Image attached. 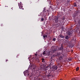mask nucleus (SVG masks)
<instances>
[{"label": "nucleus", "mask_w": 80, "mask_h": 80, "mask_svg": "<svg viewBox=\"0 0 80 80\" xmlns=\"http://www.w3.org/2000/svg\"><path fill=\"white\" fill-rule=\"evenodd\" d=\"M52 68L54 70H57L58 68H57V66H52Z\"/></svg>", "instance_id": "1a4fd4ad"}, {"label": "nucleus", "mask_w": 80, "mask_h": 80, "mask_svg": "<svg viewBox=\"0 0 80 80\" xmlns=\"http://www.w3.org/2000/svg\"><path fill=\"white\" fill-rule=\"evenodd\" d=\"M63 46H62H62L61 48H59L58 50H63Z\"/></svg>", "instance_id": "f8f14e48"}, {"label": "nucleus", "mask_w": 80, "mask_h": 80, "mask_svg": "<svg viewBox=\"0 0 80 80\" xmlns=\"http://www.w3.org/2000/svg\"><path fill=\"white\" fill-rule=\"evenodd\" d=\"M78 24H80V19L78 20Z\"/></svg>", "instance_id": "5701e85b"}, {"label": "nucleus", "mask_w": 80, "mask_h": 80, "mask_svg": "<svg viewBox=\"0 0 80 80\" xmlns=\"http://www.w3.org/2000/svg\"><path fill=\"white\" fill-rule=\"evenodd\" d=\"M39 75H40V72H37L36 73L34 74V76L36 77L35 78V79L36 80H42V78H39Z\"/></svg>", "instance_id": "f03ea898"}, {"label": "nucleus", "mask_w": 80, "mask_h": 80, "mask_svg": "<svg viewBox=\"0 0 80 80\" xmlns=\"http://www.w3.org/2000/svg\"><path fill=\"white\" fill-rule=\"evenodd\" d=\"M47 55H48V56H49L50 55V52H48L47 54Z\"/></svg>", "instance_id": "aec40b11"}, {"label": "nucleus", "mask_w": 80, "mask_h": 80, "mask_svg": "<svg viewBox=\"0 0 80 80\" xmlns=\"http://www.w3.org/2000/svg\"><path fill=\"white\" fill-rule=\"evenodd\" d=\"M46 73H47V71H46Z\"/></svg>", "instance_id": "72a5a7b5"}, {"label": "nucleus", "mask_w": 80, "mask_h": 80, "mask_svg": "<svg viewBox=\"0 0 80 80\" xmlns=\"http://www.w3.org/2000/svg\"><path fill=\"white\" fill-rule=\"evenodd\" d=\"M45 51H44L42 53L43 55H45Z\"/></svg>", "instance_id": "393cba45"}, {"label": "nucleus", "mask_w": 80, "mask_h": 80, "mask_svg": "<svg viewBox=\"0 0 80 80\" xmlns=\"http://www.w3.org/2000/svg\"><path fill=\"white\" fill-rule=\"evenodd\" d=\"M74 7H77V4L76 3H74Z\"/></svg>", "instance_id": "b1692460"}, {"label": "nucleus", "mask_w": 80, "mask_h": 80, "mask_svg": "<svg viewBox=\"0 0 80 80\" xmlns=\"http://www.w3.org/2000/svg\"><path fill=\"white\" fill-rule=\"evenodd\" d=\"M24 74L25 76H28V75H29V74H28V72L27 71L24 72Z\"/></svg>", "instance_id": "0eeeda50"}, {"label": "nucleus", "mask_w": 80, "mask_h": 80, "mask_svg": "<svg viewBox=\"0 0 80 80\" xmlns=\"http://www.w3.org/2000/svg\"><path fill=\"white\" fill-rule=\"evenodd\" d=\"M44 10H43V12H46V11H45V8H44Z\"/></svg>", "instance_id": "bb28decb"}, {"label": "nucleus", "mask_w": 80, "mask_h": 80, "mask_svg": "<svg viewBox=\"0 0 80 80\" xmlns=\"http://www.w3.org/2000/svg\"><path fill=\"white\" fill-rule=\"evenodd\" d=\"M33 74H34V73H33Z\"/></svg>", "instance_id": "e433bc0d"}, {"label": "nucleus", "mask_w": 80, "mask_h": 80, "mask_svg": "<svg viewBox=\"0 0 80 80\" xmlns=\"http://www.w3.org/2000/svg\"><path fill=\"white\" fill-rule=\"evenodd\" d=\"M69 61H71L72 59H68Z\"/></svg>", "instance_id": "c756f323"}, {"label": "nucleus", "mask_w": 80, "mask_h": 80, "mask_svg": "<svg viewBox=\"0 0 80 80\" xmlns=\"http://www.w3.org/2000/svg\"><path fill=\"white\" fill-rule=\"evenodd\" d=\"M78 15H79V12H78V11H76V12H74V14L73 15L72 17L73 18H75V17H78Z\"/></svg>", "instance_id": "7ed1b4c3"}, {"label": "nucleus", "mask_w": 80, "mask_h": 80, "mask_svg": "<svg viewBox=\"0 0 80 80\" xmlns=\"http://www.w3.org/2000/svg\"><path fill=\"white\" fill-rule=\"evenodd\" d=\"M18 6L19 7V8L20 9H22V10H23L24 9L23 8V6L22 5V3L21 2H20V3L18 4Z\"/></svg>", "instance_id": "39448f33"}, {"label": "nucleus", "mask_w": 80, "mask_h": 80, "mask_svg": "<svg viewBox=\"0 0 80 80\" xmlns=\"http://www.w3.org/2000/svg\"><path fill=\"white\" fill-rule=\"evenodd\" d=\"M44 20V19L43 18H41V21H43V20Z\"/></svg>", "instance_id": "a878e982"}, {"label": "nucleus", "mask_w": 80, "mask_h": 80, "mask_svg": "<svg viewBox=\"0 0 80 80\" xmlns=\"http://www.w3.org/2000/svg\"><path fill=\"white\" fill-rule=\"evenodd\" d=\"M45 37H47V35H45L43 36V38H45Z\"/></svg>", "instance_id": "6ab92c4d"}, {"label": "nucleus", "mask_w": 80, "mask_h": 80, "mask_svg": "<svg viewBox=\"0 0 80 80\" xmlns=\"http://www.w3.org/2000/svg\"><path fill=\"white\" fill-rule=\"evenodd\" d=\"M6 61H8V60L7 59L6 60Z\"/></svg>", "instance_id": "473e14b6"}, {"label": "nucleus", "mask_w": 80, "mask_h": 80, "mask_svg": "<svg viewBox=\"0 0 80 80\" xmlns=\"http://www.w3.org/2000/svg\"><path fill=\"white\" fill-rule=\"evenodd\" d=\"M65 39H67L68 40V39L70 38V36H69L68 35H67L65 36Z\"/></svg>", "instance_id": "ddd939ff"}, {"label": "nucleus", "mask_w": 80, "mask_h": 80, "mask_svg": "<svg viewBox=\"0 0 80 80\" xmlns=\"http://www.w3.org/2000/svg\"><path fill=\"white\" fill-rule=\"evenodd\" d=\"M61 19L62 20H65V18H64V17H63L61 18Z\"/></svg>", "instance_id": "4be33fe9"}, {"label": "nucleus", "mask_w": 80, "mask_h": 80, "mask_svg": "<svg viewBox=\"0 0 80 80\" xmlns=\"http://www.w3.org/2000/svg\"><path fill=\"white\" fill-rule=\"evenodd\" d=\"M73 33V31H69L68 32V35H70Z\"/></svg>", "instance_id": "9d476101"}, {"label": "nucleus", "mask_w": 80, "mask_h": 80, "mask_svg": "<svg viewBox=\"0 0 80 80\" xmlns=\"http://www.w3.org/2000/svg\"><path fill=\"white\" fill-rule=\"evenodd\" d=\"M35 55L36 57H37V54H35Z\"/></svg>", "instance_id": "7c9ffc66"}, {"label": "nucleus", "mask_w": 80, "mask_h": 80, "mask_svg": "<svg viewBox=\"0 0 80 80\" xmlns=\"http://www.w3.org/2000/svg\"><path fill=\"white\" fill-rule=\"evenodd\" d=\"M39 61H40V60H39Z\"/></svg>", "instance_id": "c9c22d12"}, {"label": "nucleus", "mask_w": 80, "mask_h": 80, "mask_svg": "<svg viewBox=\"0 0 80 80\" xmlns=\"http://www.w3.org/2000/svg\"><path fill=\"white\" fill-rule=\"evenodd\" d=\"M56 52H57V49H55L52 50V53H56Z\"/></svg>", "instance_id": "4468645a"}, {"label": "nucleus", "mask_w": 80, "mask_h": 80, "mask_svg": "<svg viewBox=\"0 0 80 80\" xmlns=\"http://www.w3.org/2000/svg\"><path fill=\"white\" fill-rule=\"evenodd\" d=\"M79 33H80V31L79 32Z\"/></svg>", "instance_id": "f704fd0d"}, {"label": "nucleus", "mask_w": 80, "mask_h": 80, "mask_svg": "<svg viewBox=\"0 0 80 80\" xmlns=\"http://www.w3.org/2000/svg\"><path fill=\"white\" fill-rule=\"evenodd\" d=\"M58 64V66L59 67H60V66H61V63H60V62H58L57 63Z\"/></svg>", "instance_id": "9b49d317"}, {"label": "nucleus", "mask_w": 80, "mask_h": 80, "mask_svg": "<svg viewBox=\"0 0 80 80\" xmlns=\"http://www.w3.org/2000/svg\"><path fill=\"white\" fill-rule=\"evenodd\" d=\"M73 50H72L71 51L72 52H73Z\"/></svg>", "instance_id": "2f4dec72"}, {"label": "nucleus", "mask_w": 80, "mask_h": 80, "mask_svg": "<svg viewBox=\"0 0 80 80\" xmlns=\"http://www.w3.org/2000/svg\"><path fill=\"white\" fill-rule=\"evenodd\" d=\"M78 70H79V67H78L76 68V71H78Z\"/></svg>", "instance_id": "a211bd4d"}, {"label": "nucleus", "mask_w": 80, "mask_h": 80, "mask_svg": "<svg viewBox=\"0 0 80 80\" xmlns=\"http://www.w3.org/2000/svg\"><path fill=\"white\" fill-rule=\"evenodd\" d=\"M61 54L59 53H56L55 54H54V56L55 57L56 56H58V57H60V56Z\"/></svg>", "instance_id": "6e6552de"}, {"label": "nucleus", "mask_w": 80, "mask_h": 80, "mask_svg": "<svg viewBox=\"0 0 80 80\" xmlns=\"http://www.w3.org/2000/svg\"><path fill=\"white\" fill-rule=\"evenodd\" d=\"M38 69L40 70H44L45 71H46V70H48V67L42 65L40 67V68H39Z\"/></svg>", "instance_id": "f257e3e1"}, {"label": "nucleus", "mask_w": 80, "mask_h": 80, "mask_svg": "<svg viewBox=\"0 0 80 80\" xmlns=\"http://www.w3.org/2000/svg\"><path fill=\"white\" fill-rule=\"evenodd\" d=\"M59 36L60 38H63L64 37V36H63V35H62L61 34H60Z\"/></svg>", "instance_id": "2eb2a0df"}, {"label": "nucleus", "mask_w": 80, "mask_h": 80, "mask_svg": "<svg viewBox=\"0 0 80 80\" xmlns=\"http://www.w3.org/2000/svg\"><path fill=\"white\" fill-rule=\"evenodd\" d=\"M54 20L55 23H57L58 22V17L55 16L54 17Z\"/></svg>", "instance_id": "20e7f679"}, {"label": "nucleus", "mask_w": 80, "mask_h": 80, "mask_svg": "<svg viewBox=\"0 0 80 80\" xmlns=\"http://www.w3.org/2000/svg\"><path fill=\"white\" fill-rule=\"evenodd\" d=\"M56 40V38H54L52 39V41H55Z\"/></svg>", "instance_id": "412c9836"}, {"label": "nucleus", "mask_w": 80, "mask_h": 80, "mask_svg": "<svg viewBox=\"0 0 80 80\" xmlns=\"http://www.w3.org/2000/svg\"><path fill=\"white\" fill-rule=\"evenodd\" d=\"M42 62H43L44 63H45V59H44V58H42Z\"/></svg>", "instance_id": "f3484780"}, {"label": "nucleus", "mask_w": 80, "mask_h": 80, "mask_svg": "<svg viewBox=\"0 0 80 80\" xmlns=\"http://www.w3.org/2000/svg\"><path fill=\"white\" fill-rule=\"evenodd\" d=\"M33 67H34L33 68L32 72H37V71H36V67H37V66L36 65H34L32 66Z\"/></svg>", "instance_id": "423d86ee"}, {"label": "nucleus", "mask_w": 80, "mask_h": 80, "mask_svg": "<svg viewBox=\"0 0 80 80\" xmlns=\"http://www.w3.org/2000/svg\"><path fill=\"white\" fill-rule=\"evenodd\" d=\"M59 59L60 60H62V59H63V58H62V57L60 56L59 58Z\"/></svg>", "instance_id": "dca6fc26"}, {"label": "nucleus", "mask_w": 80, "mask_h": 80, "mask_svg": "<svg viewBox=\"0 0 80 80\" xmlns=\"http://www.w3.org/2000/svg\"><path fill=\"white\" fill-rule=\"evenodd\" d=\"M69 48H72V46H71L70 45H69Z\"/></svg>", "instance_id": "cd10ccee"}, {"label": "nucleus", "mask_w": 80, "mask_h": 80, "mask_svg": "<svg viewBox=\"0 0 80 80\" xmlns=\"http://www.w3.org/2000/svg\"><path fill=\"white\" fill-rule=\"evenodd\" d=\"M72 80H76V79H75L74 78H73L72 79Z\"/></svg>", "instance_id": "c85d7f7f"}]
</instances>
